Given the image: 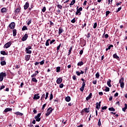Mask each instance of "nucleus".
<instances>
[{
	"mask_svg": "<svg viewBox=\"0 0 127 127\" xmlns=\"http://www.w3.org/2000/svg\"><path fill=\"white\" fill-rule=\"evenodd\" d=\"M82 10H83V8L82 7H80L79 8V7L77 6L76 8V12H75V15H81V11H82Z\"/></svg>",
	"mask_w": 127,
	"mask_h": 127,
	"instance_id": "obj_1",
	"label": "nucleus"
},
{
	"mask_svg": "<svg viewBox=\"0 0 127 127\" xmlns=\"http://www.w3.org/2000/svg\"><path fill=\"white\" fill-rule=\"evenodd\" d=\"M20 10H21V6H19V7L16 8L15 9V11H14L15 15L17 16V15H18V14H20V12H21V11H20Z\"/></svg>",
	"mask_w": 127,
	"mask_h": 127,
	"instance_id": "obj_2",
	"label": "nucleus"
},
{
	"mask_svg": "<svg viewBox=\"0 0 127 127\" xmlns=\"http://www.w3.org/2000/svg\"><path fill=\"white\" fill-rule=\"evenodd\" d=\"M6 77V73L3 72L0 73V80H3V78H5Z\"/></svg>",
	"mask_w": 127,
	"mask_h": 127,
	"instance_id": "obj_3",
	"label": "nucleus"
},
{
	"mask_svg": "<svg viewBox=\"0 0 127 127\" xmlns=\"http://www.w3.org/2000/svg\"><path fill=\"white\" fill-rule=\"evenodd\" d=\"M39 73V71H38V70H36L35 73L34 74H33L31 75L32 77V80H36V78H35V77H36L37 74H38Z\"/></svg>",
	"mask_w": 127,
	"mask_h": 127,
	"instance_id": "obj_4",
	"label": "nucleus"
},
{
	"mask_svg": "<svg viewBox=\"0 0 127 127\" xmlns=\"http://www.w3.org/2000/svg\"><path fill=\"white\" fill-rule=\"evenodd\" d=\"M9 27L10 29H14L15 27V23L14 22H12L9 24Z\"/></svg>",
	"mask_w": 127,
	"mask_h": 127,
	"instance_id": "obj_5",
	"label": "nucleus"
},
{
	"mask_svg": "<svg viewBox=\"0 0 127 127\" xmlns=\"http://www.w3.org/2000/svg\"><path fill=\"white\" fill-rule=\"evenodd\" d=\"M52 108L50 107L48 108V109L47 110V112L46 114V117H48V116H49V115H50L51 114V113H52Z\"/></svg>",
	"mask_w": 127,
	"mask_h": 127,
	"instance_id": "obj_6",
	"label": "nucleus"
},
{
	"mask_svg": "<svg viewBox=\"0 0 127 127\" xmlns=\"http://www.w3.org/2000/svg\"><path fill=\"white\" fill-rule=\"evenodd\" d=\"M41 116V113H39L37 115V116L35 117V119L36 122H40V120H41V118H40Z\"/></svg>",
	"mask_w": 127,
	"mask_h": 127,
	"instance_id": "obj_7",
	"label": "nucleus"
},
{
	"mask_svg": "<svg viewBox=\"0 0 127 127\" xmlns=\"http://www.w3.org/2000/svg\"><path fill=\"white\" fill-rule=\"evenodd\" d=\"M11 45V41H9V42L6 43L4 45V47H5V48H8L10 47Z\"/></svg>",
	"mask_w": 127,
	"mask_h": 127,
	"instance_id": "obj_8",
	"label": "nucleus"
},
{
	"mask_svg": "<svg viewBox=\"0 0 127 127\" xmlns=\"http://www.w3.org/2000/svg\"><path fill=\"white\" fill-rule=\"evenodd\" d=\"M27 38H28V35H27V34H25L22 37L21 40L22 41H26V40H27Z\"/></svg>",
	"mask_w": 127,
	"mask_h": 127,
	"instance_id": "obj_9",
	"label": "nucleus"
},
{
	"mask_svg": "<svg viewBox=\"0 0 127 127\" xmlns=\"http://www.w3.org/2000/svg\"><path fill=\"white\" fill-rule=\"evenodd\" d=\"M7 10H8L7 8L5 7H3L1 9L0 11L2 13H6V12H7Z\"/></svg>",
	"mask_w": 127,
	"mask_h": 127,
	"instance_id": "obj_10",
	"label": "nucleus"
},
{
	"mask_svg": "<svg viewBox=\"0 0 127 127\" xmlns=\"http://www.w3.org/2000/svg\"><path fill=\"white\" fill-rule=\"evenodd\" d=\"M85 85H86V84L85 83V80H83L82 86L80 89L81 92H83L84 91V88H85Z\"/></svg>",
	"mask_w": 127,
	"mask_h": 127,
	"instance_id": "obj_11",
	"label": "nucleus"
},
{
	"mask_svg": "<svg viewBox=\"0 0 127 127\" xmlns=\"http://www.w3.org/2000/svg\"><path fill=\"white\" fill-rule=\"evenodd\" d=\"M119 83L120 84L121 87L123 89L125 86V83L123 80H120Z\"/></svg>",
	"mask_w": 127,
	"mask_h": 127,
	"instance_id": "obj_12",
	"label": "nucleus"
},
{
	"mask_svg": "<svg viewBox=\"0 0 127 127\" xmlns=\"http://www.w3.org/2000/svg\"><path fill=\"white\" fill-rule=\"evenodd\" d=\"M29 7V3L28 2H26L24 5V9L26 10V9H27Z\"/></svg>",
	"mask_w": 127,
	"mask_h": 127,
	"instance_id": "obj_13",
	"label": "nucleus"
},
{
	"mask_svg": "<svg viewBox=\"0 0 127 127\" xmlns=\"http://www.w3.org/2000/svg\"><path fill=\"white\" fill-rule=\"evenodd\" d=\"M64 31V30H63V28L62 27H60L59 28V35H60L61 33H63V32Z\"/></svg>",
	"mask_w": 127,
	"mask_h": 127,
	"instance_id": "obj_14",
	"label": "nucleus"
},
{
	"mask_svg": "<svg viewBox=\"0 0 127 127\" xmlns=\"http://www.w3.org/2000/svg\"><path fill=\"white\" fill-rule=\"evenodd\" d=\"M30 57H31L30 55H26L25 57V61H29V59H30Z\"/></svg>",
	"mask_w": 127,
	"mask_h": 127,
	"instance_id": "obj_15",
	"label": "nucleus"
},
{
	"mask_svg": "<svg viewBox=\"0 0 127 127\" xmlns=\"http://www.w3.org/2000/svg\"><path fill=\"white\" fill-rule=\"evenodd\" d=\"M113 57V58H114V59L120 60V57L118 56V55L116 54H114Z\"/></svg>",
	"mask_w": 127,
	"mask_h": 127,
	"instance_id": "obj_16",
	"label": "nucleus"
},
{
	"mask_svg": "<svg viewBox=\"0 0 127 127\" xmlns=\"http://www.w3.org/2000/svg\"><path fill=\"white\" fill-rule=\"evenodd\" d=\"M101 108V101L99 102V103L97 102L96 103V109H100Z\"/></svg>",
	"mask_w": 127,
	"mask_h": 127,
	"instance_id": "obj_17",
	"label": "nucleus"
},
{
	"mask_svg": "<svg viewBox=\"0 0 127 127\" xmlns=\"http://www.w3.org/2000/svg\"><path fill=\"white\" fill-rule=\"evenodd\" d=\"M92 93H90L89 95V96H88L86 98V101H89V100H90V99H91V98H92Z\"/></svg>",
	"mask_w": 127,
	"mask_h": 127,
	"instance_id": "obj_18",
	"label": "nucleus"
},
{
	"mask_svg": "<svg viewBox=\"0 0 127 127\" xmlns=\"http://www.w3.org/2000/svg\"><path fill=\"white\" fill-rule=\"evenodd\" d=\"M0 65L1 66H4V65H6V62H5V60L3 61H1Z\"/></svg>",
	"mask_w": 127,
	"mask_h": 127,
	"instance_id": "obj_19",
	"label": "nucleus"
},
{
	"mask_svg": "<svg viewBox=\"0 0 127 127\" xmlns=\"http://www.w3.org/2000/svg\"><path fill=\"white\" fill-rule=\"evenodd\" d=\"M0 53L1 55H7V52L6 53V52H5L4 51H1Z\"/></svg>",
	"mask_w": 127,
	"mask_h": 127,
	"instance_id": "obj_20",
	"label": "nucleus"
},
{
	"mask_svg": "<svg viewBox=\"0 0 127 127\" xmlns=\"http://www.w3.org/2000/svg\"><path fill=\"white\" fill-rule=\"evenodd\" d=\"M40 98V96H39L38 94L35 95L34 96V99H35L36 100H39Z\"/></svg>",
	"mask_w": 127,
	"mask_h": 127,
	"instance_id": "obj_21",
	"label": "nucleus"
},
{
	"mask_svg": "<svg viewBox=\"0 0 127 127\" xmlns=\"http://www.w3.org/2000/svg\"><path fill=\"white\" fill-rule=\"evenodd\" d=\"M49 41H51V40L50 39H48L46 42V46H49Z\"/></svg>",
	"mask_w": 127,
	"mask_h": 127,
	"instance_id": "obj_22",
	"label": "nucleus"
},
{
	"mask_svg": "<svg viewBox=\"0 0 127 127\" xmlns=\"http://www.w3.org/2000/svg\"><path fill=\"white\" fill-rule=\"evenodd\" d=\"M13 36H16V29H13Z\"/></svg>",
	"mask_w": 127,
	"mask_h": 127,
	"instance_id": "obj_23",
	"label": "nucleus"
},
{
	"mask_svg": "<svg viewBox=\"0 0 127 127\" xmlns=\"http://www.w3.org/2000/svg\"><path fill=\"white\" fill-rule=\"evenodd\" d=\"M61 67L60 66H58L57 68H56V72L57 73H59V72H61Z\"/></svg>",
	"mask_w": 127,
	"mask_h": 127,
	"instance_id": "obj_24",
	"label": "nucleus"
},
{
	"mask_svg": "<svg viewBox=\"0 0 127 127\" xmlns=\"http://www.w3.org/2000/svg\"><path fill=\"white\" fill-rule=\"evenodd\" d=\"M83 65H84V63L83 61L79 62L77 63V66H82Z\"/></svg>",
	"mask_w": 127,
	"mask_h": 127,
	"instance_id": "obj_25",
	"label": "nucleus"
},
{
	"mask_svg": "<svg viewBox=\"0 0 127 127\" xmlns=\"http://www.w3.org/2000/svg\"><path fill=\"white\" fill-rule=\"evenodd\" d=\"M65 101L66 102H70V101H71V97H70V96H67L65 98Z\"/></svg>",
	"mask_w": 127,
	"mask_h": 127,
	"instance_id": "obj_26",
	"label": "nucleus"
},
{
	"mask_svg": "<svg viewBox=\"0 0 127 127\" xmlns=\"http://www.w3.org/2000/svg\"><path fill=\"white\" fill-rule=\"evenodd\" d=\"M25 51H26V53H27V54H31L32 53V51H31V50L25 49Z\"/></svg>",
	"mask_w": 127,
	"mask_h": 127,
	"instance_id": "obj_27",
	"label": "nucleus"
},
{
	"mask_svg": "<svg viewBox=\"0 0 127 127\" xmlns=\"http://www.w3.org/2000/svg\"><path fill=\"white\" fill-rule=\"evenodd\" d=\"M113 48L114 47V45H110L109 46H108V48H106V51H108V50H111V48Z\"/></svg>",
	"mask_w": 127,
	"mask_h": 127,
	"instance_id": "obj_28",
	"label": "nucleus"
},
{
	"mask_svg": "<svg viewBox=\"0 0 127 127\" xmlns=\"http://www.w3.org/2000/svg\"><path fill=\"white\" fill-rule=\"evenodd\" d=\"M57 7H58V8H59L60 9H62L63 6H62V5L59 4V2H58Z\"/></svg>",
	"mask_w": 127,
	"mask_h": 127,
	"instance_id": "obj_29",
	"label": "nucleus"
},
{
	"mask_svg": "<svg viewBox=\"0 0 127 127\" xmlns=\"http://www.w3.org/2000/svg\"><path fill=\"white\" fill-rule=\"evenodd\" d=\"M10 111H11V109H10V108H6L4 110V113H7V112H10Z\"/></svg>",
	"mask_w": 127,
	"mask_h": 127,
	"instance_id": "obj_30",
	"label": "nucleus"
},
{
	"mask_svg": "<svg viewBox=\"0 0 127 127\" xmlns=\"http://www.w3.org/2000/svg\"><path fill=\"white\" fill-rule=\"evenodd\" d=\"M75 2H76V0H72L71 1V3L69 4V5H73V4H74L75 3ZM70 7H71V6H70Z\"/></svg>",
	"mask_w": 127,
	"mask_h": 127,
	"instance_id": "obj_31",
	"label": "nucleus"
},
{
	"mask_svg": "<svg viewBox=\"0 0 127 127\" xmlns=\"http://www.w3.org/2000/svg\"><path fill=\"white\" fill-rule=\"evenodd\" d=\"M15 115H17V116H22L23 114L19 112H17L15 113Z\"/></svg>",
	"mask_w": 127,
	"mask_h": 127,
	"instance_id": "obj_32",
	"label": "nucleus"
},
{
	"mask_svg": "<svg viewBox=\"0 0 127 127\" xmlns=\"http://www.w3.org/2000/svg\"><path fill=\"white\" fill-rule=\"evenodd\" d=\"M28 29L27 28V27H26V26H23L22 28V31H24L25 30H28Z\"/></svg>",
	"mask_w": 127,
	"mask_h": 127,
	"instance_id": "obj_33",
	"label": "nucleus"
},
{
	"mask_svg": "<svg viewBox=\"0 0 127 127\" xmlns=\"http://www.w3.org/2000/svg\"><path fill=\"white\" fill-rule=\"evenodd\" d=\"M73 50V48L72 47H70V49L69 50L68 54V55H70L71 54V52H72V50Z\"/></svg>",
	"mask_w": 127,
	"mask_h": 127,
	"instance_id": "obj_34",
	"label": "nucleus"
},
{
	"mask_svg": "<svg viewBox=\"0 0 127 127\" xmlns=\"http://www.w3.org/2000/svg\"><path fill=\"white\" fill-rule=\"evenodd\" d=\"M84 112H85V113H89L90 112V110H89V108H85L83 110Z\"/></svg>",
	"mask_w": 127,
	"mask_h": 127,
	"instance_id": "obj_35",
	"label": "nucleus"
},
{
	"mask_svg": "<svg viewBox=\"0 0 127 127\" xmlns=\"http://www.w3.org/2000/svg\"><path fill=\"white\" fill-rule=\"evenodd\" d=\"M127 109V104H125V107L122 109L123 112H126V110Z\"/></svg>",
	"mask_w": 127,
	"mask_h": 127,
	"instance_id": "obj_36",
	"label": "nucleus"
},
{
	"mask_svg": "<svg viewBox=\"0 0 127 127\" xmlns=\"http://www.w3.org/2000/svg\"><path fill=\"white\" fill-rule=\"evenodd\" d=\"M111 80H109L107 81V85L109 87H112V85L111 84Z\"/></svg>",
	"mask_w": 127,
	"mask_h": 127,
	"instance_id": "obj_37",
	"label": "nucleus"
},
{
	"mask_svg": "<svg viewBox=\"0 0 127 127\" xmlns=\"http://www.w3.org/2000/svg\"><path fill=\"white\" fill-rule=\"evenodd\" d=\"M109 110L111 111V112H115V108H114L113 107L109 108Z\"/></svg>",
	"mask_w": 127,
	"mask_h": 127,
	"instance_id": "obj_38",
	"label": "nucleus"
},
{
	"mask_svg": "<svg viewBox=\"0 0 127 127\" xmlns=\"http://www.w3.org/2000/svg\"><path fill=\"white\" fill-rule=\"evenodd\" d=\"M32 20V19H29L28 20V22H27V25H29L31 23V21Z\"/></svg>",
	"mask_w": 127,
	"mask_h": 127,
	"instance_id": "obj_39",
	"label": "nucleus"
},
{
	"mask_svg": "<svg viewBox=\"0 0 127 127\" xmlns=\"http://www.w3.org/2000/svg\"><path fill=\"white\" fill-rule=\"evenodd\" d=\"M105 88H106L105 89V92H110V88L108 87H106Z\"/></svg>",
	"mask_w": 127,
	"mask_h": 127,
	"instance_id": "obj_40",
	"label": "nucleus"
},
{
	"mask_svg": "<svg viewBox=\"0 0 127 127\" xmlns=\"http://www.w3.org/2000/svg\"><path fill=\"white\" fill-rule=\"evenodd\" d=\"M32 48V47L31 46H29L27 47H26L25 48V49L27 50H30V49H31Z\"/></svg>",
	"mask_w": 127,
	"mask_h": 127,
	"instance_id": "obj_41",
	"label": "nucleus"
},
{
	"mask_svg": "<svg viewBox=\"0 0 127 127\" xmlns=\"http://www.w3.org/2000/svg\"><path fill=\"white\" fill-rule=\"evenodd\" d=\"M42 11H43V12H45V11H46V7H43L42 9Z\"/></svg>",
	"mask_w": 127,
	"mask_h": 127,
	"instance_id": "obj_42",
	"label": "nucleus"
},
{
	"mask_svg": "<svg viewBox=\"0 0 127 127\" xmlns=\"http://www.w3.org/2000/svg\"><path fill=\"white\" fill-rule=\"evenodd\" d=\"M57 84H61L62 83V80H57Z\"/></svg>",
	"mask_w": 127,
	"mask_h": 127,
	"instance_id": "obj_43",
	"label": "nucleus"
},
{
	"mask_svg": "<svg viewBox=\"0 0 127 127\" xmlns=\"http://www.w3.org/2000/svg\"><path fill=\"white\" fill-rule=\"evenodd\" d=\"M45 98V94H43L41 98V101H42V100H43V99H44Z\"/></svg>",
	"mask_w": 127,
	"mask_h": 127,
	"instance_id": "obj_44",
	"label": "nucleus"
},
{
	"mask_svg": "<svg viewBox=\"0 0 127 127\" xmlns=\"http://www.w3.org/2000/svg\"><path fill=\"white\" fill-rule=\"evenodd\" d=\"M101 119H99V121H98V126L99 127H101Z\"/></svg>",
	"mask_w": 127,
	"mask_h": 127,
	"instance_id": "obj_45",
	"label": "nucleus"
},
{
	"mask_svg": "<svg viewBox=\"0 0 127 127\" xmlns=\"http://www.w3.org/2000/svg\"><path fill=\"white\" fill-rule=\"evenodd\" d=\"M48 95H49V93H48V92H46V96L45 97V100H47V98H48Z\"/></svg>",
	"mask_w": 127,
	"mask_h": 127,
	"instance_id": "obj_46",
	"label": "nucleus"
},
{
	"mask_svg": "<svg viewBox=\"0 0 127 127\" xmlns=\"http://www.w3.org/2000/svg\"><path fill=\"white\" fill-rule=\"evenodd\" d=\"M110 13H111V11H107L106 12V16H108Z\"/></svg>",
	"mask_w": 127,
	"mask_h": 127,
	"instance_id": "obj_47",
	"label": "nucleus"
},
{
	"mask_svg": "<svg viewBox=\"0 0 127 127\" xmlns=\"http://www.w3.org/2000/svg\"><path fill=\"white\" fill-rule=\"evenodd\" d=\"M71 23H75L76 22L75 18H74L71 21Z\"/></svg>",
	"mask_w": 127,
	"mask_h": 127,
	"instance_id": "obj_48",
	"label": "nucleus"
},
{
	"mask_svg": "<svg viewBox=\"0 0 127 127\" xmlns=\"http://www.w3.org/2000/svg\"><path fill=\"white\" fill-rule=\"evenodd\" d=\"M84 48L82 49V50H81L80 52H79V54L80 55H82L83 54V52H84Z\"/></svg>",
	"mask_w": 127,
	"mask_h": 127,
	"instance_id": "obj_49",
	"label": "nucleus"
},
{
	"mask_svg": "<svg viewBox=\"0 0 127 127\" xmlns=\"http://www.w3.org/2000/svg\"><path fill=\"white\" fill-rule=\"evenodd\" d=\"M97 22H95V23L94 24L93 28H94V29L97 28Z\"/></svg>",
	"mask_w": 127,
	"mask_h": 127,
	"instance_id": "obj_50",
	"label": "nucleus"
},
{
	"mask_svg": "<svg viewBox=\"0 0 127 127\" xmlns=\"http://www.w3.org/2000/svg\"><path fill=\"white\" fill-rule=\"evenodd\" d=\"M113 3V0H108V4H112Z\"/></svg>",
	"mask_w": 127,
	"mask_h": 127,
	"instance_id": "obj_51",
	"label": "nucleus"
},
{
	"mask_svg": "<svg viewBox=\"0 0 127 127\" xmlns=\"http://www.w3.org/2000/svg\"><path fill=\"white\" fill-rule=\"evenodd\" d=\"M61 47V44H60V45L57 48V50L58 51H59V49H60Z\"/></svg>",
	"mask_w": 127,
	"mask_h": 127,
	"instance_id": "obj_52",
	"label": "nucleus"
},
{
	"mask_svg": "<svg viewBox=\"0 0 127 127\" xmlns=\"http://www.w3.org/2000/svg\"><path fill=\"white\" fill-rule=\"evenodd\" d=\"M96 78H99L100 77V73H99V72H97L96 75H95Z\"/></svg>",
	"mask_w": 127,
	"mask_h": 127,
	"instance_id": "obj_53",
	"label": "nucleus"
},
{
	"mask_svg": "<svg viewBox=\"0 0 127 127\" xmlns=\"http://www.w3.org/2000/svg\"><path fill=\"white\" fill-rule=\"evenodd\" d=\"M86 25H87V24L86 23H84V24H82V26L81 27L82 28H84L86 27Z\"/></svg>",
	"mask_w": 127,
	"mask_h": 127,
	"instance_id": "obj_54",
	"label": "nucleus"
},
{
	"mask_svg": "<svg viewBox=\"0 0 127 127\" xmlns=\"http://www.w3.org/2000/svg\"><path fill=\"white\" fill-rule=\"evenodd\" d=\"M122 9V7H120L118 8L117 10L116 11V12H119V11H120V10Z\"/></svg>",
	"mask_w": 127,
	"mask_h": 127,
	"instance_id": "obj_55",
	"label": "nucleus"
},
{
	"mask_svg": "<svg viewBox=\"0 0 127 127\" xmlns=\"http://www.w3.org/2000/svg\"><path fill=\"white\" fill-rule=\"evenodd\" d=\"M52 99H53V94H52V93H51L50 94V100H52Z\"/></svg>",
	"mask_w": 127,
	"mask_h": 127,
	"instance_id": "obj_56",
	"label": "nucleus"
},
{
	"mask_svg": "<svg viewBox=\"0 0 127 127\" xmlns=\"http://www.w3.org/2000/svg\"><path fill=\"white\" fill-rule=\"evenodd\" d=\"M0 61H4V57H2L0 58Z\"/></svg>",
	"mask_w": 127,
	"mask_h": 127,
	"instance_id": "obj_57",
	"label": "nucleus"
},
{
	"mask_svg": "<svg viewBox=\"0 0 127 127\" xmlns=\"http://www.w3.org/2000/svg\"><path fill=\"white\" fill-rule=\"evenodd\" d=\"M76 75H77V76H80V75H81L80 72H79V71H76Z\"/></svg>",
	"mask_w": 127,
	"mask_h": 127,
	"instance_id": "obj_58",
	"label": "nucleus"
},
{
	"mask_svg": "<svg viewBox=\"0 0 127 127\" xmlns=\"http://www.w3.org/2000/svg\"><path fill=\"white\" fill-rule=\"evenodd\" d=\"M63 87H64V85L63 84V83H61L60 85V88H63Z\"/></svg>",
	"mask_w": 127,
	"mask_h": 127,
	"instance_id": "obj_59",
	"label": "nucleus"
},
{
	"mask_svg": "<svg viewBox=\"0 0 127 127\" xmlns=\"http://www.w3.org/2000/svg\"><path fill=\"white\" fill-rule=\"evenodd\" d=\"M87 38H90L91 37V34H90V33H88L87 34Z\"/></svg>",
	"mask_w": 127,
	"mask_h": 127,
	"instance_id": "obj_60",
	"label": "nucleus"
},
{
	"mask_svg": "<svg viewBox=\"0 0 127 127\" xmlns=\"http://www.w3.org/2000/svg\"><path fill=\"white\" fill-rule=\"evenodd\" d=\"M40 65H43V64H44V60L42 61L40 63Z\"/></svg>",
	"mask_w": 127,
	"mask_h": 127,
	"instance_id": "obj_61",
	"label": "nucleus"
},
{
	"mask_svg": "<svg viewBox=\"0 0 127 127\" xmlns=\"http://www.w3.org/2000/svg\"><path fill=\"white\" fill-rule=\"evenodd\" d=\"M55 41V40H52L51 41L50 44H52L53 43H54V42Z\"/></svg>",
	"mask_w": 127,
	"mask_h": 127,
	"instance_id": "obj_62",
	"label": "nucleus"
},
{
	"mask_svg": "<svg viewBox=\"0 0 127 127\" xmlns=\"http://www.w3.org/2000/svg\"><path fill=\"white\" fill-rule=\"evenodd\" d=\"M121 4H122V2H120L119 3H116L117 6H119V5H121Z\"/></svg>",
	"mask_w": 127,
	"mask_h": 127,
	"instance_id": "obj_63",
	"label": "nucleus"
},
{
	"mask_svg": "<svg viewBox=\"0 0 127 127\" xmlns=\"http://www.w3.org/2000/svg\"><path fill=\"white\" fill-rule=\"evenodd\" d=\"M102 110H107V106L103 107Z\"/></svg>",
	"mask_w": 127,
	"mask_h": 127,
	"instance_id": "obj_64",
	"label": "nucleus"
}]
</instances>
